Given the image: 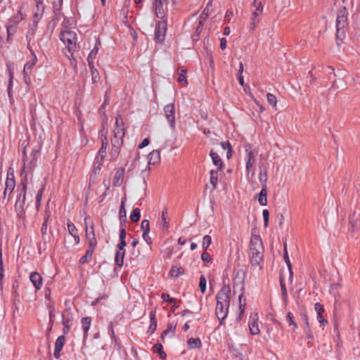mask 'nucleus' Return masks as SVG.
<instances>
[{
    "mask_svg": "<svg viewBox=\"0 0 360 360\" xmlns=\"http://www.w3.org/2000/svg\"><path fill=\"white\" fill-rule=\"evenodd\" d=\"M230 288L224 285L216 295L217 306L215 313L221 324H222L223 320L228 314L230 304Z\"/></svg>",
    "mask_w": 360,
    "mask_h": 360,
    "instance_id": "f257e3e1",
    "label": "nucleus"
},
{
    "mask_svg": "<svg viewBox=\"0 0 360 360\" xmlns=\"http://www.w3.org/2000/svg\"><path fill=\"white\" fill-rule=\"evenodd\" d=\"M250 261L252 266H260L264 257V247L261 238L257 235H252L250 243Z\"/></svg>",
    "mask_w": 360,
    "mask_h": 360,
    "instance_id": "f03ea898",
    "label": "nucleus"
},
{
    "mask_svg": "<svg viewBox=\"0 0 360 360\" xmlns=\"http://www.w3.org/2000/svg\"><path fill=\"white\" fill-rule=\"evenodd\" d=\"M244 278L245 271L240 269L237 271L236 275L233 278V292L234 293H236L237 290L240 292L238 296V309L240 310V314L238 315V319H240V316L243 314L246 305L245 299H243L245 289Z\"/></svg>",
    "mask_w": 360,
    "mask_h": 360,
    "instance_id": "7ed1b4c3",
    "label": "nucleus"
},
{
    "mask_svg": "<svg viewBox=\"0 0 360 360\" xmlns=\"http://www.w3.org/2000/svg\"><path fill=\"white\" fill-rule=\"evenodd\" d=\"M348 11L346 7L340 8L336 17V39L342 40L346 36L348 26Z\"/></svg>",
    "mask_w": 360,
    "mask_h": 360,
    "instance_id": "20e7f679",
    "label": "nucleus"
},
{
    "mask_svg": "<svg viewBox=\"0 0 360 360\" xmlns=\"http://www.w3.org/2000/svg\"><path fill=\"white\" fill-rule=\"evenodd\" d=\"M60 39L67 46L68 51L72 56L76 49L77 34L70 30H62L60 32Z\"/></svg>",
    "mask_w": 360,
    "mask_h": 360,
    "instance_id": "39448f33",
    "label": "nucleus"
},
{
    "mask_svg": "<svg viewBox=\"0 0 360 360\" xmlns=\"http://www.w3.org/2000/svg\"><path fill=\"white\" fill-rule=\"evenodd\" d=\"M15 180L14 177L13 170L9 168L7 172V178L5 182V189L4 191L3 202L7 204L10 197L15 188Z\"/></svg>",
    "mask_w": 360,
    "mask_h": 360,
    "instance_id": "423d86ee",
    "label": "nucleus"
},
{
    "mask_svg": "<svg viewBox=\"0 0 360 360\" xmlns=\"http://www.w3.org/2000/svg\"><path fill=\"white\" fill-rule=\"evenodd\" d=\"M125 124L121 115L116 117L115 129H114V136L112 139H118V141H122L125 135Z\"/></svg>",
    "mask_w": 360,
    "mask_h": 360,
    "instance_id": "0eeeda50",
    "label": "nucleus"
},
{
    "mask_svg": "<svg viewBox=\"0 0 360 360\" xmlns=\"http://www.w3.org/2000/svg\"><path fill=\"white\" fill-rule=\"evenodd\" d=\"M168 0H155L153 4V8L156 16L164 20L167 13Z\"/></svg>",
    "mask_w": 360,
    "mask_h": 360,
    "instance_id": "6e6552de",
    "label": "nucleus"
},
{
    "mask_svg": "<svg viewBox=\"0 0 360 360\" xmlns=\"http://www.w3.org/2000/svg\"><path fill=\"white\" fill-rule=\"evenodd\" d=\"M31 53L32 54V57L25 63L23 69L24 82L27 84L30 83L31 71L37 62V58L35 53H33L32 51H31Z\"/></svg>",
    "mask_w": 360,
    "mask_h": 360,
    "instance_id": "1a4fd4ad",
    "label": "nucleus"
},
{
    "mask_svg": "<svg viewBox=\"0 0 360 360\" xmlns=\"http://www.w3.org/2000/svg\"><path fill=\"white\" fill-rule=\"evenodd\" d=\"M165 117L171 129H175V107L174 103H169L164 108Z\"/></svg>",
    "mask_w": 360,
    "mask_h": 360,
    "instance_id": "9d476101",
    "label": "nucleus"
},
{
    "mask_svg": "<svg viewBox=\"0 0 360 360\" xmlns=\"http://www.w3.org/2000/svg\"><path fill=\"white\" fill-rule=\"evenodd\" d=\"M167 31V22L165 20L159 21L155 31V39L158 42H162Z\"/></svg>",
    "mask_w": 360,
    "mask_h": 360,
    "instance_id": "9b49d317",
    "label": "nucleus"
},
{
    "mask_svg": "<svg viewBox=\"0 0 360 360\" xmlns=\"http://www.w3.org/2000/svg\"><path fill=\"white\" fill-rule=\"evenodd\" d=\"M27 186L25 184H22V198L16 199L15 204V210L17 216L19 218H22L24 216V205L25 202V194H26Z\"/></svg>",
    "mask_w": 360,
    "mask_h": 360,
    "instance_id": "f8f14e48",
    "label": "nucleus"
},
{
    "mask_svg": "<svg viewBox=\"0 0 360 360\" xmlns=\"http://www.w3.org/2000/svg\"><path fill=\"white\" fill-rule=\"evenodd\" d=\"M206 10L207 8H205L203 13L198 18H196L197 27H195V34L193 36V41H198L199 39L200 34L202 30L204 22L208 16V13H205Z\"/></svg>",
    "mask_w": 360,
    "mask_h": 360,
    "instance_id": "ddd939ff",
    "label": "nucleus"
},
{
    "mask_svg": "<svg viewBox=\"0 0 360 360\" xmlns=\"http://www.w3.org/2000/svg\"><path fill=\"white\" fill-rule=\"evenodd\" d=\"M252 6L255 8V10L252 11L253 16L251 18V25L252 26V29H255L257 23L259 21L257 20V17L262 13L263 5L261 2H257V0H254Z\"/></svg>",
    "mask_w": 360,
    "mask_h": 360,
    "instance_id": "4468645a",
    "label": "nucleus"
},
{
    "mask_svg": "<svg viewBox=\"0 0 360 360\" xmlns=\"http://www.w3.org/2000/svg\"><path fill=\"white\" fill-rule=\"evenodd\" d=\"M88 219L85 218L84 222L86 225V236L89 240V247L95 248L97 245L93 225L90 228L88 227Z\"/></svg>",
    "mask_w": 360,
    "mask_h": 360,
    "instance_id": "2eb2a0df",
    "label": "nucleus"
},
{
    "mask_svg": "<svg viewBox=\"0 0 360 360\" xmlns=\"http://www.w3.org/2000/svg\"><path fill=\"white\" fill-rule=\"evenodd\" d=\"M245 150L248 155V160L246 162L245 168L248 173L250 172V169L252 167L255 162V154L252 150V146L250 144L245 145Z\"/></svg>",
    "mask_w": 360,
    "mask_h": 360,
    "instance_id": "dca6fc26",
    "label": "nucleus"
},
{
    "mask_svg": "<svg viewBox=\"0 0 360 360\" xmlns=\"http://www.w3.org/2000/svg\"><path fill=\"white\" fill-rule=\"evenodd\" d=\"M65 343V337L64 335L58 337L56 340L55 346H54V353L53 356L56 359H59L60 356V351L62 350L64 345Z\"/></svg>",
    "mask_w": 360,
    "mask_h": 360,
    "instance_id": "f3484780",
    "label": "nucleus"
},
{
    "mask_svg": "<svg viewBox=\"0 0 360 360\" xmlns=\"http://www.w3.org/2000/svg\"><path fill=\"white\" fill-rule=\"evenodd\" d=\"M123 141H118V139H112V148L110 151L111 160H114L117 158L120 154V148L122 144Z\"/></svg>",
    "mask_w": 360,
    "mask_h": 360,
    "instance_id": "a211bd4d",
    "label": "nucleus"
},
{
    "mask_svg": "<svg viewBox=\"0 0 360 360\" xmlns=\"http://www.w3.org/2000/svg\"><path fill=\"white\" fill-rule=\"evenodd\" d=\"M360 224V213L354 211L352 214L349 217V225L352 231H355L359 228Z\"/></svg>",
    "mask_w": 360,
    "mask_h": 360,
    "instance_id": "6ab92c4d",
    "label": "nucleus"
},
{
    "mask_svg": "<svg viewBox=\"0 0 360 360\" xmlns=\"http://www.w3.org/2000/svg\"><path fill=\"white\" fill-rule=\"evenodd\" d=\"M257 320L258 317L257 314L250 316V320L249 321V329L252 335H257L259 333L260 330L258 326Z\"/></svg>",
    "mask_w": 360,
    "mask_h": 360,
    "instance_id": "aec40b11",
    "label": "nucleus"
},
{
    "mask_svg": "<svg viewBox=\"0 0 360 360\" xmlns=\"http://www.w3.org/2000/svg\"><path fill=\"white\" fill-rule=\"evenodd\" d=\"M30 279L37 290L41 289L42 286V277L38 272H32L30 275Z\"/></svg>",
    "mask_w": 360,
    "mask_h": 360,
    "instance_id": "412c9836",
    "label": "nucleus"
},
{
    "mask_svg": "<svg viewBox=\"0 0 360 360\" xmlns=\"http://www.w3.org/2000/svg\"><path fill=\"white\" fill-rule=\"evenodd\" d=\"M44 13V12H43V11H34V13L33 15L32 24V26L33 27H32L30 30L29 33H30V32H32V34L34 33V30L37 27V25L39 22V21L41 20V19L42 18Z\"/></svg>",
    "mask_w": 360,
    "mask_h": 360,
    "instance_id": "4be33fe9",
    "label": "nucleus"
},
{
    "mask_svg": "<svg viewBox=\"0 0 360 360\" xmlns=\"http://www.w3.org/2000/svg\"><path fill=\"white\" fill-rule=\"evenodd\" d=\"M148 165H157L160 161V152L158 150H152L148 156Z\"/></svg>",
    "mask_w": 360,
    "mask_h": 360,
    "instance_id": "5701e85b",
    "label": "nucleus"
},
{
    "mask_svg": "<svg viewBox=\"0 0 360 360\" xmlns=\"http://www.w3.org/2000/svg\"><path fill=\"white\" fill-rule=\"evenodd\" d=\"M124 172L125 169L123 167H120L117 169L113 179V185L115 186H118L122 184Z\"/></svg>",
    "mask_w": 360,
    "mask_h": 360,
    "instance_id": "b1692460",
    "label": "nucleus"
},
{
    "mask_svg": "<svg viewBox=\"0 0 360 360\" xmlns=\"http://www.w3.org/2000/svg\"><path fill=\"white\" fill-rule=\"evenodd\" d=\"M176 327V323L174 322H169L167 325V328L162 332L161 334L160 338L162 340H164L165 337L170 334L171 337H173L175 334V330Z\"/></svg>",
    "mask_w": 360,
    "mask_h": 360,
    "instance_id": "393cba45",
    "label": "nucleus"
},
{
    "mask_svg": "<svg viewBox=\"0 0 360 360\" xmlns=\"http://www.w3.org/2000/svg\"><path fill=\"white\" fill-rule=\"evenodd\" d=\"M82 328L84 332V338L86 339L88 335V331L91 325V319L89 316L84 317L81 320Z\"/></svg>",
    "mask_w": 360,
    "mask_h": 360,
    "instance_id": "a878e982",
    "label": "nucleus"
},
{
    "mask_svg": "<svg viewBox=\"0 0 360 360\" xmlns=\"http://www.w3.org/2000/svg\"><path fill=\"white\" fill-rule=\"evenodd\" d=\"M100 44L101 43L99 41H98V40L96 41L95 46L91 51V52L89 53L88 58H87L88 65H90V64H94V60L96 58V56L98 54V45H100Z\"/></svg>",
    "mask_w": 360,
    "mask_h": 360,
    "instance_id": "bb28decb",
    "label": "nucleus"
},
{
    "mask_svg": "<svg viewBox=\"0 0 360 360\" xmlns=\"http://www.w3.org/2000/svg\"><path fill=\"white\" fill-rule=\"evenodd\" d=\"M283 259H284V261L288 266V269L289 270V280L290 281H292V277H293V272H292V264H291V262L290 261V258H289V256H288V252H287V248H286V245H285L284 246V255H283Z\"/></svg>",
    "mask_w": 360,
    "mask_h": 360,
    "instance_id": "cd10ccee",
    "label": "nucleus"
},
{
    "mask_svg": "<svg viewBox=\"0 0 360 360\" xmlns=\"http://www.w3.org/2000/svg\"><path fill=\"white\" fill-rule=\"evenodd\" d=\"M212 163L217 167V169H221L223 163L219 155L212 150L210 153Z\"/></svg>",
    "mask_w": 360,
    "mask_h": 360,
    "instance_id": "c85d7f7f",
    "label": "nucleus"
},
{
    "mask_svg": "<svg viewBox=\"0 0 360 360\" xmlns=\"http://www.w3.org/2000/svg\"><path fill=\"white\" fill-rule=\"evenodd\" d=\"M267 188H262L259 194L257 195V199L259 202V203L262 205L265 206L267 205Z\"/></svg>",
    "mask_w": 360,
    "mask_h": 360,
    "instance_id": "c756f323",
    "label": "nucleus"
},
{
    "mask_svg": "<svg viewBox=\"0 0 360 360\" xmlns=\"http://www.w3.org/2000/svg\"><path fill=\"white\" fill-rule=\"evenodd\" d=\"M184 271L183 268L179 265L173 266L170 270V276L174 278H177L179 276L184 274Z\"/></svg>",
    "mask_w": 360,
    "mask_h": 360,
    "instance_id": "7c9ffc66",
    "label": "nucleus"
},
{
    "mask_svg": "<svg viewBox=\"0 0 360 360\" xmlns=\"http://www.w3.org/2000/svg\"><path fill=\"white\" fill-rule=\"evenodd\" d=\"M187 344L191 349L200 348L202 342L200 338H191L187 340Z\"/></svg>",
    "mask_w": 360,
    "mask_h": 360,
    "instance_id": "2f4dec72",
    "label": "nucleus"
},
{
    "mask_svg": "<svg viewBox=\"0 0 360 360\" xmlns=\"http://www.w3.org/2000/svg\"><path fill=\"white\" fill-rule=\"evenodd\" d=\"M220 169H212L210 172V182L212 185L213 190L216 188L218 182V173Z\"/></svg>",
    "mask_w": 360,
    "mask_h": 360,
    "instance_id": "473e14b6",
    "label": "nucleus"
},
{
    "mask_svg": "<svg viewBox=\"0 0 360 360\" xmlns=\"http://www.w3.org/2000/svg\"><path fill=\"white\" fill-rule=\"evenodd\" d=\"M124 255H125V250H119L117 251V252L115 254V264L120 267L122 266V265L124 264Z\"/></svg>",
    "mask_w": 360,
    "mask_h": 360,
    "instance_id": "72a5a7b5",
    "label": "nucleus"
},
{
    "mask_svg": "<svg viewBox=\"0 0 360 360\" xmlns=\"http://www.w3.org/2000/svg\"><path fill=\"white\" fill-rule=\"evenodd\" d=\"M90 70H91V80L93 83H97L98 80L100 79V75L98 71L95 68L94 64H90L89 65Z\"/></svg>",
    "mask_w": 360,
    "mask_h": 360,
    "instance_id": "f704fd0d",
    "label": "nucleus"
},
{
    "mask_svg": "<svg viewBox=\"0 0 360 360\" xmlns=\"http://www.w3.org/2000/svg\"><path fill=\"white\" fill-rule=\"evenodd\" d=\"M154 352H157L160 359H164L167 357L166 353L163 351V346L161 343H156L154 346Z\"/></svg>",
    "mask_w": 360,
    "mask_h": 360,
    "instance_id": "c9c22d12",
    "label": "nucleus"
},
{
    "mask_svg": "<svg viewBox=\"0 0 360 360\" xmlns=\"http://www.w3.org/2000/svg\"><path fill=\"white\" fill-rule=\"evenodd\" d=\"M94 249L95 248H94L89 247V249L86 250V255L82 256L80 258L79 262L81 264H84V263L87 262L88 261H89V259L92 257V254H93Z\"/></svg>",
    "mask_w": 360,
    "mask_h": 360,
    "instance_id": "e433bc0d",
    "label": "nucleus"
},
{
    "mask_svg": "<svg viewBox=\"0 0 360 360\" xmlns=\"http://www.w3.org/2000/svg\"><path fill=\"white\" fill-rule=\"evenodd\" d=\"M167 210L165 209L162 212V216H161L162 221L160 224V227L163 230H167L169 228V222L167 221Z\"/></svg>",
    "mask_w": 360,
    "mask_h": 360,
    "instance_id": "4c0bfd02",
    "label": "nucleus"
},
{
    "mask_svg": "<svg viewBox=\"0 0 360 360\" xmlns=\"http://www.w3.org/2000/svg\"><path fill=\"white\" fill-rule=\"evenodd\" d=\"M141 217V211L139 208H134L130 214V219L132 222H137Z\"/></svg>",
    "mask_w": 360,
    "mask_h": 360,
    "instance_id": "58836bf2",
    "label": "nucleus"
},
{
    "mask_svg": "<svg viewBox=\"0 0 360 360\" xmlns=\"http://www.w3.org/2000/svg\"><path fill=\"white\" fill-rule=\"evenodd\" d=\"M286 321L289 326H292L294 329L297 328V324L295 322V317L292 312H288L286 315Z\"/></svg>",
    "mask_w": 360,
    "mask_h": 360,
    "instance_id": "ea45409f",
    "label": "nucleus"
},
{
    "mask_svg": "<svg viewBox=\"0 0 360 360\" xmlns=\"http://www.w3.org/2000/svg\"><path fill=\"white\" fill-rule=\"evenodd\" d=\"M141 229L143 231V233H144V236H146L147 234L150 232V222L147 219H143L141 221Z\"/></svg>",
    "mask_w": 360,
    "mask_h": 360,
    "instance_id": "a19ab883",
    "label": "nucleus"
},
{
    "mask_svg": "<svg viewBox=\"0 0 360 360\" xmlns=\"http://www.w3.org/2000/svg\"><path fill=\"white\" fill-rule=\"evenodd\" d=\"M268 175L267 172L265 171L264 173L261 171L259 174V180L262 184V188H266Z\"/></svg>",
    "mask_w": 360,
    "mask_h": 360,
    "instance_id": "79ce46f5",
    "label": "nucleus"
},
{
    "mask_svg": "<svg viewBox=\"0 0 360 360\" xmlns=\"http://www.w3.org/2000/svg\"><path fill=\"white\" fill-rule=\"evenodd\" d=\"M221 146L224 150H227L226 157L230 158L232 156L231 146L229 141H224L221 143Z\"/></svg>",
    "mask_w": 360,
    "mask_h": 360,
    "instance_id": "37998d69",
    "label": "nucleus"
},
{
    "mask_svg": "<svg viewBox=\"0 0 360 360\" xmlns=\"http://www.w3.org/2000/svg\"><path fill=\"white\" fill-rule=\"evenodd\" d=\"M211 243H212L211 236L209 235L205 236L203 237L202 244V248L203 250L206 251L207 250V248H209V246L211 245Z\"/></svg>",
    "mask_w": 360,
    "mask_h": 360,
    "instance_id": "c03bdc74",
    "label": "nucleus"
},
{
    "mask_svg": "<svg viewBox=\"0 0 360 360\" xmlns=\"http://www.w3.org/2000/svg\"><path fill=\"white\" fill-rule=\"evenodd\" d=\"M67 226H68V230L69 233L72 236H75V234L77 233V229L76 226H75V224L72 221H68L67 223Z\"/></svg>",
    "mask_w": 360,
    "mask_h": 360,
    "instance_id": "a18cd8bd",
    "label": "nucleus"
},
{
    "mask_svg": "<svg viewBox=\"0 0 360 360\" xmlns=\"http://www.w3.org/2000/svg\"><path fill=\"white\" fill-rule=\"evenodd\" d=\"M207 281L205 277L202 275L200 277L199 288L202 293H205L206 291Z\"/></svg>",
    "mask_w": 360,
    "mask_h": 360,
    "instance_id": "49530a36",
    "label": "nucleus"
},
{
    "mask_svg": "<svg viewBox=\"0 0 360 360\" xmlns=\"http://www.w3.org/2000/svg\"><path fill=\"white\" fill-rule=\"evenodd\" d=\"M8 74H9V81H8V94L10 95L11 94V89L13 86V71L11 68H8Z\"/></svg>",
    "mask_w": 360,
    "mask_h": 360,
    "instance_id": "de8ad7c7",
    "label": "nucleus"
},
{
    "mask_svg": "<svg viewBox=\"0 0 360 360\" xmlns=\"http://www.w3.org/2000/svg\"><path fill=\"white\" fill-rule=\"evenodd\" d=\"M106 148L105 146H101V148L98 150V156L96 159H100V161H102L106 155Z\"/></svg>",
    "mask_w": 360,
    "mask_h": 360,
    "instance_id": "09e8293b",
    "label": "nucleus"
},
{
    "mask_svg": "<svg viewBox=\"0 0 360 360\" xmlns=\"http://www.w3.org/2000/svg\"><path fill=\"white\" fill-rule=\"evenodd\" d=\"M266 97H267V101L269 103V105H271L272 106L276 105L277 99H276V97L274 94L269 93V94H267Z\"/></svg>",
    "mask_w": 360,
    "mask_h": 360,
    "instance_id": "8fccbe9b",
    "label": "nucleus"
},
{
    "mask_svg": "<svg viewBox=\"0 0 360 360\" xmlns=\"http://www.w3.org/2000/svg\"><path fill=\"white\" fill-rule=\"evenodd\" d=\"M70 321L69 319H63V332L64 335L68 334L70 331Z\"/></svg>",
    "mask_w": 360,
    "mask_h": 360,
    "instance_id": "3c124183",
    "label": "nucleus"
},
{
    "mask_svg": "<svg viewBox=\"0 0 360 360\" xmlns=\"http://www.w3.org/2000/svg\"><path fill=\"white\" fill-rule=\"evenodd\" d=\"M49 213L46 212V215H45V217H44V221L42 224L41 229V233L43 235H45L46 233V231H47V221L49 220Z\"/></svg>",
    "mask_w": 360,
    "mask_h": 360,
    "instance_id": "603ef678",
    "label": "nucleus"
},
{
    "mask_svg": "<svg viewBox=\"0 0 360 360\" xmlns=\"http://www.w3.org/2000/svg\"><path fill=\"white\" fill-rule=\"evenodd\" d=\"M280 284H281L282 295H283L284 300H286L287 297H288L287 289H286L285 285L283 282V279L282 278H280Z\"/></svg>",
    "mask_w": 360,
    "mask_h": 360,
    "instance_id": "864d4df0",
    "label": "nucleus"
},
{
    "mask_svg": "<svg viewBox=\"0 0 360 360\" xmlns=\"http://www.w3.org/2000/svg\"><path fill=\"white\" fill-rule=\"evenodd\" d=\"M186 71L185 70H181V73L179 76L178 81L181 84H187V79L186 77Z\"/></svg>",
    "mask_w": 360,
    "mask_h": 360,
    "instance_id": "5fc2aeb1",
    "label": "nucleus"
},
{
    "mask_svg": "<svg viewBox=\"0 0 360 360\" xmlns=\"http://www.w3.org/2000/svg\"><path fill=\"white\" fill-rule=\"evenodd\" d=\"M262 216L264 219V226L266 228L268 226L269 218V212L268 211V210H264L262 211Z\"/></svg>",
    "mask_w": 360,
    "mask_h": 360,
    "instance_id": "6e6d98bb",
    "label": "nucleus"
},
{
    "mask_svg": "<svg viewBox=\"0 0 360 360\" xmlns=\"http://www.w3.org/2000/svg\"><path fill=\"white\" fill-rule=\"evenodd\" d=\"M25 18L24 15L22 13L21 10L20 9L18 12V15L13 18L12 20L15 24L19 23Z\"/></svg>",
    "mask_w": 360,
    "mask_h": 360,
    "instance_id": "4d7b16f0",
    "label": "nucleus"
},
{
    "mask_svg": "<svg viewBox=\"0 0 360 360\" xmlns=\"http://www.w3.org/2000/svg\"><path fill=\"white\" fill-rule=\"evenodd\" d=\"M63 4V0H54L53 1V11L54 12L60 11Z\"/></svg>",
    "mask_w": 360,
    "mask_h": 360,
    "instance_id": "13d9d810",
    "label": "nucleus"
},
{
    "mask_svg": "<svg viewBox=\"0 0 360 360\" xmlns=\"http://www.w3.org/2000/svg\"><path fill=\"white\" fill-rule=\"evenodd\" d=\"M161 298L165 301V302H167L169 303H175L176 302V299L174 298H171L169 297V295L167 294V293H162V295H161Z\"/></svg>",
    "mask_w": 360,
    "mask_h": 360,
    "instance_id": "bf43d9fd",
    "label": "nucleus"
},
{
    "mask_svg": "<svg viewBox=\"0 0 360 360\" xmlns=\"http://www.w3.org/2000/svg\"><path fill=\"white\" fill-rule=\"evenodd\" d=\"M314 309L317 313V315L322 314L324 312V308L323 306L320 304L319 302H317L314 305Z\"/></svg>",
    "mask_w": 360,
    "mask_h": 360,
    "instance_id": "052dcab7",
    "label": "nucleus"
},
{
    "mask_svg": "<svg viewBox=\"0 0 360 360\" xmlns=\"http://www.w3.org/2000/svg\"><path fill=\"white\" fill-rule=\"evenodd\" d=\"M45 6L43 4V0H36V8L34 11H43L44 12Z\"/></svg>",
    "mask_w": 360,
    "mask_h": 360,
    "instance_id": "680f3d73",
    "label": "nucleus"
},
{
    "mask_svg": "<svg viewBox=\"0 0 360 360\" xmlns=\"http://www.w3.org/2000/svg\"><path fill=\"white\" fill-rule=\"evenodd\" d=\"M201 259L204 262H210L212 260L210 255L207 251L205 250L201 255Z\"/></svg>",
    "mask_w": 360,
    "mask_h": 360,
    "instance_id": "e2e57ef3",
    "label": "nucleus"
},
{
    "mask_svg": "<svg viewBox=\"0 0 360 360\" xmlns=\"http://www.w3.org/2000/svg\"><path fill=\"white\" fill-rule=\"evenodd\" d=\"M6 30L8 37H10V36L13 35L15 32V26L13 25H7Z\"/></svg>",
    "mask_w": 360,
    "mask_h": 360,
    "instance_id": "0e129e2a",
    "label": "nucleus"
},
{
    "mask_svg": "<svg viewBox=\"0 0 360 360\" xmlns=\"http://www.w3.org/2000/svg\"><path fill=\"white\" fill-rule=\"evenodd\" d=\"M304 332L306 333L307 338L310 339V340L313 339V334H312L310 326H308L307 327H304Z\"/></svg>",
    "mask_w": 360,
    "mask_h": 360,
    "instance_id": "69168bd1",
    "label": "nucleus"
},
{
    "mask_svg": "<svg viewBox=\"0 0 360 360\" xmlns=\"http://www.w3.org/2000/svg\"><path fill=\"white\" fill-rule=\"evenodd\" d=\"M317 321L323 326L328 324V321L323 318L322 314L317 315Z\"/></svg>",
    "mask_w": 360,
    "mask_h": 360,
    "instance_id": "338daca9",
    "label": "nucleus"
},
{
    "mask_svg": "<svg viewBox=\"0 0 360 360\" xmlns=\"http://www.w3.org/2000/svg\"><path fill=\"white\" fill-rule=\"evenodd\" d=\"M150 326L148 327V331L153 333L157 328V321H150Z\"/></svg>",
    "mask_w": 360,
    "mask_h": 360,
    "instance_id": "774afa93",
    "label": "nucleus"
}]
</instances>
